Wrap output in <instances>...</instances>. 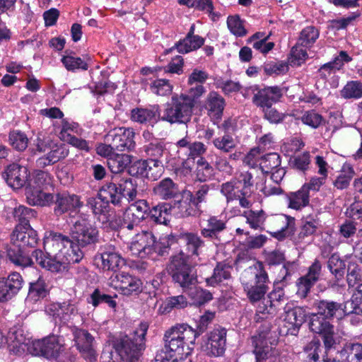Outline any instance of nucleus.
<instances>
[{
    "instance_id": "obj_45",
    "label": "nucleus",
    "mask_w": 362,
    "mask_h": 362,
    "mask_svg": "<svg viewBox=\"0 0 362 362\" xmlns=\"http://www.w3.org/2000/svg\"><path fill=\"white\" fill-rule=\"evenodd\" d=\"M148 202L145 199H139L131 205L125 212V217H129L140 223L144 220H148Z\"/></svg>"
},
{
    "instance_id": "obj_2",
    "label": "nucleus",
    "mask_w": 362,
    "mask_h": 362,
    "mask_svg": "<svg viewBox=\"0 0 362 362\" xmlns=\"http://www.w3.org/2000/svg\"><path fill=\"white\" fill-rule=\"evenodd\" d=\"M192 327L187 324H176L168 329L163 335V347L159 352H164L173 357L187 356L195 344Z\"/></svg>"
},
{
    "instance_id": "obj_61",
    "label": "nucleus",
    "mask_w": 362,
    "mask_h": 362,
    "mask_svg": "<svg viewBox=\"0 0 362 362\" xmlns=\"http://www.w3.org/2000/svg\"><path fill=\"white\" fill-rule=\"evenodd\" d=\"M8 143L16 151H24L28 145V138L21 130L13 129L8 133Z\"/></svg>"
},
{
    "instance_id": "obj_27",
    "label": "nucleus",
    "mask_w": 362,
    "mask_h": 362,
    "mask_svg": "<svg viewBox=\"0 0 362 362\" xmlns=\"http://www.w3.org/2000/svg\"><path fill=\"white\" fill-rule=\"evenodd\" d=\"M161 110L158 105H150L148 107H136L131 110V119L141 124L155 126L161 121Z\"/></svg>"
},
{
    "instance_id": "obj_60",
    "label": "nucleus",
    "mask_w": 362,
    "mask_h": 362,
    "mask_svg": "<svg viewBox=\"0 0 362 362\" xmlns=\"http://www.w3.org/2000/svg\"><path fill=\"white\" fill-rule=\"evenodd\" d=\"M211 185L202 182L194 187L193 191L186 189L187 194L192 198L194 202L201 206L202 203H206L208 199L209 192L211 189Z\"/></svg>"
},
{
    "instance_id": "obj_53",
    "label": "nucleus",
    "mask_w": 362,
    "mask_h": 362,
    "mask_svg": "<svg viewBox=\"0 0 362 362\" xmlns=\"http://www.w3.org/2000/svg\"><path fill=\"white\" fill-rule=\"evenodd\" d=\"M327 268L334 276L337 281L344 279L346 271V263L337 253L332 254L328 259Z\"/></svg>"
},
{
    "instance_id": "obj_62",
    "label": "nucleus",
    "mask_w": 362,
    "mask_h": 362,
    "mask_svg": "<svg viewBox=\"0 0 362 362\" xmlns=\"http://www.w3.org/2000/svg\"><path fill=\"white\" fill-rule=\"evenodd\" d=\"M340 95L344 99H359L362 98V82L349 81L340 90Z\"/></svg>"
},
{
    "instance_id": "obj_25",
    "label": "nucleus",
    "mask_w": 362,
    "mask_h": 362,
    "mask_svg": "<svg viewBox=\"0 0 362 362\" xmlns=\"http://www.w3.org/2000/svg\"><path fill=\"white\" fill-rule=\"evenodd\" d=\"M11 243L30 250H35L40 238L32 227L16 226L11 234Z\"/></svg>"
},
{
    "instance_id": "obj_40",
    "label": "nucleus",
    "mask_w": 362,
    "mask_h": 362,
    "mask_svg": "<svg viewBox=\"0 0 362 362\" xmlns=\"http://www.w3.org/2000/svg\"><path fill=\"white\" fill-rule=\"evenodd\" d=\"M49 282L42 275H39L36 280L29 283L28 297L30 300L37 302L46 298L49 296Z\"/></svg>"
},
{
    "instance_id": "obj_49",
    "label": "nucleus",
    "mask_w": 362,
    "mask_h": 362,
    "mask_svg": "<svg viewBox=\"0 0 362 362\" xmlns=\"http://www.w3.org/2000/svg\"><path fill=\"white\" fill-rule=\"evenodd\" d=\"M311 164V156L308 151L294 154L289 158L288 165L291 169L302 173H305Z\"/></svg>"
},
{
    "instance_id": "obj_20",
    "label": "nucleus",
    "mask_w": 362,
    "mask_h": 362,
    "mask_svg": "<svg viewBox=\"0 0 362 362\" xmlns=\"http://www.w3.org/2000/svg\"><path fill=\"white\" fill-rule=\"evenodd\" d=\"M2 177L11 188L20 189L30 182V171L26 167L13 163L6 166Z\"/></svg>"
},
{
    "instance_id": "obj_41",
    "label": "nucleus",
    "mask_w": 362,
    "mask_h": 362,
    "mask_svg": "<svg viewBox=\"0 0 362 362\" xmlns=\"http://www.w3.org/2000/svg\"><path fill=\"white\" fill-rule=\"evenodd\" d=\"M180 240H182L185 244L186 254L185 253V256L187 258L192 256H198L199 254V250L205 246L204 241L200 236L194 233H182L178 237V241Z\"/></svg>"
},
{
    "instance_id": "obj_19",
    "label": "nucleus",
    "mask_w": 362,
    "mask_h": 362,
    "mask_svg": "<svg viewBox=\"0 0 362 362\" xmlns=\"http://www.w3.org/2000/svg\"><path fill=\"white\" fill-rule=\"evenodd\" d=\"M111 284L124 296L139 295L142 291V281L136 276L126 272L113 273Z\"/></svg>"
},
{
    "instance_id": "obj_51",
    "label": "nucleus",
    "mask_w": 362,
    "mask_h": 362,
    "mask_svg": "<svg viewBox=\"0 0 362 362\" xmlns=\"http://www.w3.org/2000/svg\"><path fill=\"white\" fill-rule=\"evenodd\" d=\"M282 284L277 283L274 285L273 290L267 296L269 310L272 315L276 314L281 301L285 299V292Z\"/></svg>"
},
{
    "instance_id": "obj_9",
    "label": "nucleus",
    "mask_w": 362,
    "mask_h": 362,
    "mask_svg": "<svg viewBox=\"0 0 362 362\" xmlns=\"http://www.w3.org/2000/svg\"><path fill=\"white\" fill-rule=\"evenodd\" d=\"M29 352L34 356H42L48 360L57 362H71L64 358L65 346L60 336L49 335L42 339L35 340L28 347Z\"/></svg>"
},
{
    "instance_id": "obj_63",
    "label": "nucleus",
    "mask_w": 362,
    "mask_h": 362,
    "mask_svg": "<svg viewBox=\"0 0 362 362\" xmlns=\"http://www.w3.org/2000/svg\"><path fill=\"white\" fill-rule=\"evenodd\" d=\"M281 156L277 153H269L263 156L259 163L264 174H269L272 170L281 166Z\"/></svg>"
},
{
    "instance_id": "obj_43",
    "label": "nucleus",
    "mask_w": 362,
    "mask_h": 362,
    "mask_svg": "<svg viewBox=\"0 0 362 362\" xmlns=\"http://www.w3.org/2000/svg\"><path fill=\"white\" fill-rule=\"evenodd\" d=\"M339 355L343 362H362V344L347 342L339 351Z\"/></svg>"
},
{
    "instance_id": "obj_3",
    "label": "nucleus",
    "mask_w": 362,
    "mask_h": 362,
    "mask_svg": "<svg viewBox=\"0 0 362 362\" xmlns=\"http://www.w3.org/2000/svg\"><path fill=\"white\" fill-rule=\"evenodd\" d=\"M98 195L109 204L122 206L124 200L134 201L137 195V184L132 178L122 175H113L99 189Z\"/></svg>"
},
{
    "instance_id": "obj_26",
    "label": "nucleus",
    "mask_w": 362,
    "mask_h": 362,
    "mask_svg": "<svg viewBox=\"0 0 362 362\" xmlns=\"http://www.w3.org/2000/svg\"><path fill=\"white\" fill-rule=\"evenodd\" d=\"M144 152L146 157V160L153 165L155 170H158L163 173L164 165L161 160L163 155L166 152V146L164 141L158 139H153L149 143L143 146Z\"/></svg>"
},
{
    "instance_id": "obj_38",
    "label": "nucleus",
    "mask_w": 362,
    "mask_h": 362,
    "mask_svg": "<svg viewBox=\"0 0 362 362\" xmlns=\"http://www.w3.org/2000/svg\"><path fill=\"white\" fill-rule=\"evenodd\" d=\"M6 339L10 341V351L16 355H21L25 352L28 339L24 334L21 326H13L8 332Z\"/></svg>"
},
{
    "instance_id": "obj_35",
    "label": "nucleus",
    "mask_w": 362,
    "mask_h": 362,
    "mask_svg": "<svg viewBox=\"0 0 362 362\" xmlns=\"http://www.w3.org/2000/svg\"><path fill=\"white\" fill-rule=\"evenodd\" d=\"M172 204L158 202L149 204L148 221L156 225L168 226L170 222Z\"/></svg>"
},
{
    "instance_id": "obj_32",
    "label": "nucleus",
    "mask_w": 362,
    "mask_h": 362,
    "mask_svg": "<svg viewBox=\"0 0 362 362\" xmlns=\"http://www.w3.org/2000/svg\"><path fill=\"white\" fill-rule=\"evenodd\" d=\"M33 251L11 243L6 248V257L16 267L21 268L32 267L35 264L33 259Z\"/></svg>"
},
{
    "instance_id": "obj_16",
    "label": "nucleus",
    "mask_w": 362,
    "mask_h": 362,
    "mask_svg": "<svg viewBox=\"0 0 362 362\" xmlns=\"http://www.w3.org/2000/svg\"><path fill=\"white\" fill-rule=\"evenodd\" d=\"M81 245L71 240V244L66 246L62 255L56 262L49 264L51 272H63L69 271L71 264L79 263L84 257Z\"/></svg>"
},
{
    "instance_id": "obj_17",
    "label": "nucleus",
    "mask_w": 362,
    "mask_h": 362,
    "mask_svg": "<svg viewBox=\"0 0 362 362\" xmlns=\"http://www.w3.org/2000/svg\"><path fill=\"white\" fill-rule=\"evenodd\" d=\"M75 346L86 362H96L98 354L93 346L94 337L86 329L75 328L73 331Z\"/></svg>"
},
{
    "instance_id": "obj_59",
    "label": "nucleus",
    "mask_w": 362,
    "mask_h": 362,
    "mask_svg": "<svg viewBox=\"0 0 362 362\" xmlns=\"http://www.w3.org/2000/svg\"><path fill=\"white\" fill-rule=\"evenodd\" d=\"M337 71L330 63L322 64L317 70V74L320 78L329 83L332 88H336L339 84V76L337 75Z\"/></svg>"
},
{
    "instance_id": "obj_14",
    "label": "nucleus",
    "mask_w": 362,
    "mask_h": 362,
    "mask_svg": "<svg viewBox=\"0 0 362 362\" xmlns=\"http://www.w3.org/2000/svg\"><path fill=\"white\" fill-rule=\"evenodd\" d=\"M288 90V88L286 86H279L277 85L264 86L262 88L256 86L254 90L257 92L253 95L252 103L259 109L274 105L281 101V98Z\"/></svg>"
},
{
    "instance_id": "obj_7",
    "label": "nucleus",
    "mask_w": 362,
    "mask_h": 362,
    "mask_svg": "<svg viewBox=\"0 0 362 362\" xmlns=\"http://www.w3.org/2000/svg\"><path fill=\"white\" fill-rule=\"evenodd\" d=\"M254 185L253 175L249 171L241 173L239 177H233L221 185V193L227 202L238 201L244 209H250L252 204L250 200Z\"/></svg>"
},
{
    "instance_id": "obj_47",
    "label": "nucleus",
    "mask_w": 362,
    "mask_h": 362,
    "mask_svg": "<svg viewBox=\"0 0 362 362\" xmlns=\"http://www.w3.org/2000/svg\"><path fill=\"white\" fill-rule=\"evenodd\" d=\"M243 216L252 229L260 231L266 230L265 220H267V214L263 209L257 211L250 209L244 211Z\"/></svg>"
},
{
    "instance_id": "obj_64",
    "label": "nucleus",
    "mask_w": 362,
    "mask_h": 362,
    "mask_svg": "<svg viewBox=\"0 0 362 362\" xmlns=\"http://www.w3.org/2000/svg\"><path fill=\"white\" fill-rule=\"evenodd\" d=\"M355 174L354 168L349 163H344L341 168V173L334 182V185L338 189H346Z\"/></svg>"
},
{
    "instance_id": "obj_52",
    "label": "nucleus",
    "mask_w": 362,
    "mask_h": 362,
    "mask_svg": "<svg viewBox=\"0 0 362 362\" xmlns=\"http://www.w3.org/2000/svg\"><path fill=\"white\" fill-rule=\"evenodd\" d=\"M320 220L317 214H309L302 220V226L298 237L303 239L314 235L320 226Z\"/></svg>"
},
{
    "instance_id": "obj_30",
    "label": "nucleus",
    "mask_w": 362,
    "mask_h": 362,
    "mask_svg": "<svg viewBox=\"0 0 362 362\" xmlns=\"http://www.w3.org/2000/svg\"><path fill=\"white\" fill-rule=\"evenodd\" d=\"M45 312L52 316L56 322L66 323L71 320V315L77 313L74 304L70 300L62 303H51L45 307Z\"/></svg>"
},
{
    "instance_id": "obj_8",
    "label": "nucleus",
    "mask_w": 362,
    "mask_h": 362,
    "mask_svg": "<svg viewBox=\"0 0 362 362\" xmlns=\"http://www.w3.org/2000/svg\"><path fill=\"white\" fill-rule=\"evenodd\" d=\"M196 102L187 94H174L161 110V121L170 124H187L191 121Z\"/></svg>"
},
{
    "instance_id": "obj_28",
    "label": "nucleus",
    "mask_w": 362,
    "mask_h": 362,
    "mask_svg": "<svg viewBox=\"0 0 362 362\" xmlns=\"http://www.w3.org/2000/svg\"><path fill=\"white\" fill-rule=\"evenodd\" d=\"M225 107L226 100L218 93L216 91L209 93L204 107L214 125H218L221 120Z\"/></svg>"
},
{
    "instance_id": "obj_4",
    "label": "nucleus",
    "mask_w": 362,
    "mask_h": 362,
    "mask_svg": "<svg viewBox=\"0 0 362 362\" xmlns=\"http://www.w3.org/2000/svg\"><path fill=\"white\" fill-rule=\"evenodd\" d=\"M240 280L251 303L259 301L269 290V275L264 264L260 261H257L245 269L242 272Z\"/></svg>"
},
{
    "instance_id": "obj_50",
    "label": "nucleus",
    "mask_w": 362,
    "mask_h": 362,
    "mask_svg": "<svg viewBox=\"0 0 362 362\" xmlns=\"http://www.w3.org/2000/svg\"><path fill=\"white\" fill-rule=\"evenodd\" d=\"M62 63L69 71L74 72L78 69L86 71L89 66L83 59L76 57L74 54L69 50L65 51V54L61 59Z\"/></svg>"
},
{
    "instance_id": "obj_22",
    "label": "nucleus",
    "mask_w": 362,
    "mask_h": 362,
    "mask_svg": "<svg viewBox=\"0 0 362 362\" xmlns=\"http://www.w3.org/2000/svg\"><path fill=\"white\" fill-rule=\"evenodd\" d=\"M227 329L220 325L216 326L209 334L206 342V351L209 356L218 357L223 355L226 346Z\"/></svg>"
},
{
    "instance_id": "obj_10",
    "label": "nucleus",
    "mask_w": 362,
    "mask_h": 362,
    "mask_svg": "<svg viewBox=\"0 0 362 362\" xmlns=\"http://www.w3.org/2000/svg\"><path fill=\"white\" fill-rule=\"evenodd\" d=\"M168 271L173 281L183 289L190 288L197 282L196 271L182 250L171 257Z\"/></svg>"
},
{
    "instance_id": "obj_11",
    "label": "nucleus",
    "mask_w": 362,
    "mask_h": 362,
    "mask_svg": "<svg viewBox=\"0 0 362 362\" xmlns=\"http://www.w3.org/2000/svg\"><path fill=\"white\" fill-rule=\"evenodd\" d=\"M71 237V240L85 247L98 243L100 235L97 226L90 220L81 217L73 225Z\"/></svg>"
},
{
    "instance_id": "obj_54",
    "label": "nucleus",
    "mask_w": 362,
    "mask_h": 362,
    "mask_svg": "<svg viewBox=\"0 0 362 362\" xmlns=\"http://www.w3.org/2000/svg\"><path fill=\"white\" fill-rule=\"evenodd\" d=\"M197 158L196 180L200 182H206L214 176V168L204 156Z\"/></svg>"
},
{
    "instance_id": "obj_46",
    "label": "nucleus",
    "mask_w": 362,
    "mask_h": 362,
    "mask_svg": "<svg viewBox=\"0 0 362 362\" xmlns=\"http://www.w3.org/2000/svg\"><path fill=\"white\" fill-rule=\"evenodd\" d=\"M132 156L126 153H114L107 160V167L114 175H122L132 162Z\"/></svg>"
},
{
    "instance_id": "obj_1",
    "label": "nucleus",
    "mask_w": 362,
    "mask_h": 362,
    "mask_svg": "<svg viewBox=\"0 0 362 362\" xmlns=\"http://www.w3.org/2000/svg\"><path fill=\"white\" fill-rule=\"evenodd\" d=\"M313 307L317 312L309 315V329L322 338L325 348L329 350L336 344L334 328L330 320L341 319L353 312L346 310V304L330 298L315 299Z\"/></svg>"
},
{
    "instance_id": "obj_42",
    "label": "nucleus",
    "mask_w": 362,
    "mask_h": 362,
    "mask_svg": "<svg viewBox=\"0 0 362 362\" xmlns=\"http://www.w3.org/2000/svg\"><path fill=\"white\" fill-rule=\"evenodd\" d=\"M233 267L224 262H217L211 276L206 279L207 286H216L225 280H228L231 278V271Z\"/></svg>"
},
{
    "instance_id": "obj_13",
    "label": "nucleus",
    "mask_w": 362,
    "mask_h": 362,
    "mask_svg": "<svg viewBox=\"0 0 362 362\" xmlns=\"http://www.w3.org/2000/svg\"><path fill=\"white\" fill-rule=\"evenodd\" d=\"M295 218L288 215H268L265 220L266 231L279 240L292 233L295 228Z\"/></svg>"
},
{
    "instance_id": "obj_48",
    "label": "nucleus",
    "mask_w": 362,
    "mask_h": 362,
    "mask_svg": "<svg viewBox=\"0 0 362 362\" xmlns=\"http://www.w3.org/2000/svg\"><path fill=\"white\" fill-rule=\"evenodd\" d=\"M94 93L97 95L113 94L118 86L109 80L106 71H101L97 80L93 81Z\"/></svg>"
},
{
    "instance_id": "obj_33",
    "label": "nucleus",
    "mask_w": 362,
    "mask_h": 362,
    "mask_svg": "<svg viewBox=\"0 0 362 362\" xmlns=\"http://www.w3.org/2000/svg\"><path fill=\"white\" fill-rule=\"evenodd\" d=\"M153 165L146 159H138L129 165L127 172L130 176L157 180L162 175L158 170L154 171Z\"/></svg>"
},
{
    "instance_id": "obj_12",
    "label": "nucleus",
    "mask_w": 362,
    "mask_h": 362,
    "mask_svg": "<svg viewBox=\"0 0 362 362\" xmlns=\"http://www.w3.org/2000/svg\"><path fill=\"white\" fill-rule=\"evenodd\" d=\"M271 328V324L265 322L259 327L256 334L251 337L252 353L255 356L256 362H266L272 355V343L269 342Z\"/></svg>"
},
{
    "instance_id": "obj_56",
    "label": "nucleus",
    "mask_w": 362,
    "mask_h": 362,
    "mask_svg": "<svg viewBox=\"0 0 362 362\" xmlns=\"http://www.w3.org/2000/svg\"><path fill=\"white\" fill-rule=\"evenodd\" d=\"M205 42V39L200 36H192L187 40V37L180 39L176 47H178V52L180 54H187L192 51H196L202 47Z\"/></svg>"
},
{
    "instance_id": "obj_55",
    "label": "nucleus",
    "mask_w": 362,
    "mask_h": 362,
    "mask_svg": "<svg viewBox=\"0 0 362 362\" xmlns=\"http://www.w3.org/2000/svg\"><path fill=\"white\" fill-rule=\"evenodd\" d=\"M86 206L90 209L95 216H105L110 211V204L97 194L96 197H90L86 199Z\"/></svg>"
},
{
    "instance_id": "obj_23",
    "label": "nucleus",
    "mask_w": 362,
    "mask_h": 362,
    "mask_svg": "<svg viewBox=\"0 0 362 362\" xmlns=\"http://www.w3.org/2000/svg\"><path fill=\"white\" fill-rule=\"evenodd\" d=\"M180 198L174 200L172 209L179 218L199 217L202 214V206H199L194 200L183 189L180 194Z\"/></svg>"
},
{
    "instance_id": "obj_36",
    "label": "nucleus",
    "mask_w": 362,
    "mask_h": 362,
    "mask_svg": "<svg viewBox=\"0 0 362 362\" xmlns=\"http://www.w3.org/2000/svg\"><path fill=\"white\" fill-rule=\"evenodd\" d=\"M25 195L29 204L50 206L54 203V194L43 192V188L35 186L30 181L25 186Z\"/></svg>"
},
{
    "instance_id": "obj_34",
    "label": "nucleus",
    "mask_w": 362,
    "mask_h": 362,
    "mask_svg": "<svg viewBox=\"0 0 362 362\" xmlns=\"http://www.w3.org/2000/svg\"><path fill=\"white\" fill-rule=\"evenodd\" d=\"M100 259L103 270L116 272L121 266L124 264V259L116 251L115 247L111 245L100 248Z\"/></svg>"
},
{
    "instance_id": "obj_18",
    "label": "nucleus",
    "mask_w": 362,
    "mask_h": 362,
    "mask_svg": "<svg viewBox=\"0 0 362 362\" xmlns=\"http://www.w3.org/2000/svg\"><path fill=\"white\" fill-rule=\"evenodd\" d=\"M23 283L22 276L16 272L6 277H0V307L7 304L18 294Z\"/></svg>"
},
{
    "instance_id": "obj_5",
    "label": "nucleus",
    "mask_w": 362,
    "mask_h": 362,
    "mask_svg": "<svg viewBox=\"0 0 362 362\" xmlns=\"http://www.w3.org/2000/svg\"><path fill=\"white\" fill-rule=\"evenodd\" d=\"M71 244V238L62 233L49 231L43 238L45 253L40 249L33 251L35 262L42 269L49 271V264L56 263L64 248Z\"/></svg>"
},
{
    "instance_id": "obj_44",
    "label": "nucleus",
    "mask_w": 362,
    "mask_h": 362,
    "mask_svg": "<svg viewBox=\"0 0 362 362\" xmlns=\"http://www.w3.org/2000/svg\"><path fill=\"white\" fill-rule=\"evenodd\" d=\"M178 243V236L170 234L161 236L158 240L155 238V243L151 249V254L156 253L160 257H165L169 255L171 247Z\"/></svg>"
},
{
    "instance_id": "obj_6",
    "label": "nucleus",
    "mask_w": 362,
    "mask_h": 362,
    "mask_svg": "<svg viewBox=\"0 0 362 362\" xmlns=\"http://www.w3.org/2000/svg\"><path fill=\"white\" fill-rule=\"evenodd\" d=\"M148 324L141 322L132 337L124 335L113 341V348L120 359L124 362H139L141 351L144 347Z\"/></svg>"
},
{
    "instance_id": "obj_21",
    "label": "nucleus",
    "mask_w": 362,
    "mask_h": 362,
    "mask_svg": "<svg viewBox=\"0 0 362 362\" xmlns=\"http://www.w3.org/2000/svg\"><path fill=\"white\" fill-rule=\"evenodd\" d=\"M54 213L59 216L67 212L78 211L83 206L81 197L67 192H59L54 195Z\"/></svg>"
},
{
    "instance_id": "obj_31",
    "label": "nucleus",
    "mask_w": 362,
    "mask_h": 362,
    "mask_svg": "<svg viewBox=\"0 0 362 362\" xmlns=\"http://www.w3.org/2000/svg\"><path fill=\"white\" fill-rule=\"evenodd\" d=\"M285 314V327L287 328L286 334L296 336L306 320V310L303 307L296 306L286 310Z\"/></svg>"
},
{
    "instance_id": "obj_37",
    "label": "nucleus",
    "mask_w": 362,
    "mask_h": 362,
    "mask_svg": "<svg viewBox=\"0 0 362 362\" xmlns=\"http://www.w3.org/2000/svg\"><path fill=\"white\" fill-rule=\"evenodd\" d=\"M153 193L163 200H170L178 198L180 192L178 185L170 177H166L158 182L153 188Z\"/></svg>"
},
{
    "instance_id": "obj_24",
    "label": "nucleus",
    "mask_w": 362,
    "mask_h": 362,
    "mask_svg": "<svg viewBox=\"0 0 362 362\" xmlns=\"http://www.w3.org/2000/svg\"><path fill=\"white\" fill-rule=\"evenodd\" d=\"M177 153L179 157L182 156L187 160H194L197 157L204 156L207 151L206 146L201 141H192L191 138L186 135L175 144Z\"/></svg>"
},
{
    "instance_id": "obj_15",
    "label": "nucleus",
    "mask_w": 362,
    "mask_h": 362,
    "mask_svg": "<svg viewBox=\"0 0 362 362\" xmlns=\"http://www.w3.org/2000/svg\"><path fill=\"white\" fill-rule=\"evenodd\" d=\"M134 136L132 128L119 127L110 130L105 136V141L111 143L115 151H131L136 146Z\"/></svg>"
},
{
    "instance_id": "obj_29",
    "label": "nucleus",
    "mask_w": 362,
    "mask_h": 362,
    "mask_svg": "<svg viewBox=\"0 0 362 362\" xmlns=\"http://www.w3.org/2000/svg\"><path fill=\"white\" fill-rule=\"evenodd\" d=\"M227 229V221L217 216H210L206 221V224L201 226V235L214 243H220L222 234Z\"/></svg>"
},
{
    "instance_id": "obj_39",
    "label": "nucleus",
    "mask_w": 362,
    "mask_h": 362,
    "mask_svg": "<svg viewBox=\"0 0 362 362\" xmlns=\"http://www.w3.org/2000/svg\"><path fill=\"white\" fill-rule=\"evenodd\" d=\"M284 198L288 209L301 211L310 204V195L301 186L296 191L284 193Z\"/></svg>"
},
{
    "instance_id": "obj_57",
    "label": "nucleus",
    "mask_w": 362,
    "mask_h": 362,
    "mask_svg": "<svg viewBox=\"0 0 362 362\" xmlns=\"http://www.w3.org/2000/svg\"><path fill=\"white\" fill-rule=\"evenodd\" d=\"M37 212L29 207L23 205H19L16 207L13 212V218L18 222L17 226H24V228L31 227L30 221L36 217Z\"/></svg>"
},
{
    "instance_id": "obj_58",
    "label": "nucleus",
    "mask_w": 362,
    "mask_h": 362,
    "mask_svg": "<svg viewBox=\"0 0 362 362\" xmlns=\"http://www.w3.org/2000/svg\"><path fill=\"white\" fill-rule=\"evenodd\" d=\"M117 295L115 294L113 296L103 293L99 288H95L90 296V300L89 303L95 308L98 307L101 303L107 304L110 308L115 309L117 303L114 299L117 298Z\"/></svg>"
}]
</instances>
